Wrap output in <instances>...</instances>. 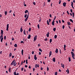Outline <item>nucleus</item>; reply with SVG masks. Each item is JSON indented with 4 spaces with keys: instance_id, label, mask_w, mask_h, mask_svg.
Segmentation results:
<instances>
[{
    "instance_id": "8",
    "label": "nucleus",
    "mask_w": 75,
    "mask_h": 75,
    "mask_svg": "<svg viewBox=\"0 0 75 75\" xmlns=\"http://www.w3.org/2000/svg\"><path fill=\"white\" fill-rule=\"evenodd\" d=\"M66 4H67L66 3L64 2L63 3V6H64V7H66Z\"/></svg>"
},
{
    "instance_id": "13",
    "label": "nucleus",
    "mask_w": 75,
    "mask_h": 75,
    "mask_svg": "<svg viewBox=\"0 0 75 75\" xmlns=\"http://www.w3.org/2000/svg\"><path fill=\"white\" fill-rule=\"evenodd\" d=\"M35 68H37V67H39V65L36 64L35 66Z\"/></svg>"
},
{
    "instance_id": "35",
    "label": "nucleus",
    "mask_w": 75,
    "mask_h": 75,
    "mask_svg": "<svg viewBox=\"0 0 75 75\" xmlns=\"http://www.w3.org/2000/svg\"><path fill=\"white\" fill-rule=\"evenodd\" d=\"M27 14H25L24 16L25 18H26L27 17Z\"/></svg>"
},
{
    "instance_id": "39",
    "label": "nucleus",
    "mask_w": 75,
    "mask_h": 75,
    "mask_svg": "<svg viewBox=\"0 0 75 75\" xmlns=\"http://www.w3.org/2000/svg\"><path fill=\"white\" fill-rule=\"evenodd\" d=\"M37 27H38V28L39 29V28H40V26H39V24L38 25Z\"/></svg>"
},
{
    "instance_id": "63",
    "label": "nucleus",
    "mask_w": 75,
    "mask_h": 75,
    "mask_svg": "<svg viewBox=\"0 0 75 75\" xmlns=\"http://www.w3.org/2000/svg\"><path fill=\"white\" fill-rule=\"evenodd\" d=\"M71 6L73 8V9H74V7L73 5H71Z\"/></svg>"
},
{
    "instance_id": "33",
    "label": "nucleus",
    "mask_w": 75,
    "mask_h": 75,
    "mask_svg": "<svg viewBox=\"0 0 75 75\" xmlns=\"http://www.w3.org/2000/svg\"><path fill=\"white\" fill-rule=\"evenodd\" d=\"M64 64H63L62 65V67L63 68H64Z\"/></svg>"
},
{
    "instance_id": "29",
    "label": "nucleus",
    "mask_w": 75,
    "mask_h": 75,
    "mask_svg": "<svg viewBox=\"0 0 75 75\" xmlns=\"http://www.w3.org/2000/svg\"><path fill=\"white\" fill-rule=\"evenodd\" d=\"M57 38V35H55L54 36V38Z\"/></svg>"
},
{
    "instance_id": "18",
    "label": "nucleus",
    "mask_w": 75,
    "mask_h": 75,
    "mask_svg": "<svg viewBox=\"0 0 75 75\" xmlns=\"http://www.w3.org/2000/svg\"><path fill=\"white\" fill-rule=\"evenodd\" d=\"M21 53H22V55H23V49L22 50V51H21Z\"/></svg>"
},
{
    "instance_id": "17",
    "label": "nucleus",
    "mask_w": 75,
    "mask_h": 75,
    "mask_svg": "<svg viewBox=\"0 0 75 75\" xmlns=\"http://www.w3.org/2000/svg\"><path fill=\"white\" fill-rule=\"evenodd\" d=\"M66 72L67 71V74H69V70L68 69H67V70H66Z\"/></svg>"
},
{
    "instance_id": "38",
    "label": "nucleus",
    "mask_w": 75,
    "mask_h": 75,
    "mask_svg": "<svg viewBox=\"0 0 75 75\" xmlns=\"http://www.w3.org/2000/svg\"><path fill=\"white\" fill-rule=\"evenodd\" d=\"M67 23L68 24V25H70V23L69 22H67Z\"/></svg>"
},
{
    "instance_id": "3",
    "label": "nucleus",
    "mask_w": 75,
    "mask_h": 75,
    "mask_svg": "<svg viewBox=\"0 0 75 75\" xmlns=\"http://www.w3.org/2000/svg\"><path fill=\"white\" fill-rule=\"evenodd\" d=\"M0 39H1V42L2 43V42L3 41V36H1V35L0 37Z\"/></svg>"
},
{
    "instance_id": "37",
    "label": "nucleus",
    "mask_w": 75,
    "mask_h": 75,
    "mask_svg": "<svg viewBox=\"0 0 75 75\" xmlns=\"http://www.w3.org/2000/svg\"><path fill=\"white\" fill-rule=\"evenodd\" d=\"M70 21L72 23H73V20H72V19H70Z\"/></svg>"
},
{
    "instance_id": "27",
    "label": "nucleus",
    "mask_w": 75,
    "mask_h": 75,
    "mask_svg": "<svg viewBox=\"0 0 75 75\" xmlns=\"http://www.w3.org/2000/svg\"><path fill=\"white\" fill-rule=\"evenodd\" d=\"M53 30L54 31H55L56 30V28H54L53 29Z\"/></svg>"
},
{
    "instance_id": "32",
    "label": "nucleus",
    "mask_w": 75,
    "mask_h": 75,
    "mask_svg": "<svg viewBox=\"0 0 75 75\" xmlns=\"http://www.w3.org/2000/svg\"><path fill=\"white\" fill-rule=\"evenodd\" d=\"M61 0H59V4H60L61 3Z\"/></svg>"
},
{
    "instance_id": "19",
    "label": "nucleus",
    "mask_w": 75,
    "mask_h": 75,
    "mask_svg": "<svg viewBox=\"0 0 75 75\" xmlns=\"http://www.w3.org/2000/svg\"><path fill=\"white\" fill-rule=\"evenodd\" d=\"M23 31V29H22V28L21 27L20 29V32H21H21H22V31Z\"/></svg>"
},
{
    "instance_id": "36",
    "label": "nucleus",
    "mask_w": 75,
    "mask_h": 75,
    "mask_svg": "<svg viewBox=\"0 0 75 75\" xmlns=\"http://www.w3.org/2000/svg\"><path fill=\"white\" fill-rule=\"evenodd\" d=\"M8 71H9V72H11V68H9Z\"/></svg>"
},
{
    "instance_id": "56",
    "label": "nucleus",
    "mask_w": 75,
    "mask_h": 75,
    "mask_svg": "<svg viewBox=\"0 0 75 75\" xmlns=\"http://www.w3.org/2000/svg\"><path fill=\"white\" fill-rule=\"evenodd\" d=\"M59 23H61V20H59Z\"/></svg>"
},
{
    "instance_id": "11",
    "label": "nucleus",
    "mask_w": 75,
    "mask_h": 75,
    "mask_svg": "<svg viewBox=\"0 0 75 75\" xmlns=\"http://www.w3.org/2000/svg\"><path fill=\"white\" fill-rule=\"evenodd\" d=\"M49 34H50V33L49 32H48L47 33V34H46V36L47 37H49Z\"/></svg>"
},
{
    "instance_id": "61",
    "label": "nucleus",
    "mask_w": 75,
    "mask_h": 75,
    "mask_svg": "<svg viewBox=\"0 0 75 75\" xmlns=\"http://www.w3.org/2000/svg\"><path fill=\"white\" fill-rule=\"evenodd\" d=\"M11 12H12V11H11V10L10 11H9V13H11Z\"/></svg>"
},
{
    "instance_id": "4",
    "label": "nucleus",
    "mask_w": 75,
    "mask_h": 75,
    "mask_svg": "<svg viewBox=\"0 0 75 75\" xmlns=\"http://www.w3.org/2000/svg\"><path fill=\"white\" fill-rule=\"evenodd\" d=\"M9 25V24H8L6 25V31L8 30Z\"/></svg>"
},
{
    "instance_id": "46",
    "label": "nucleus",
    "mask_w": 75,
    "mask_h": 75,
    "mask_svg": "<svg viewBox=\"0 0 75 75\" xmlns=\"http://www.w3.org/2000/svg\"><path fill=\"white\" fill-rule=\"evenodd\" d=\"M45 2L43 4V7H45Z\"/></svg>"
},
{
    "instance_id": "43",
    "label": "nucleus",
    "mask_w": 75,
    "mask_h": 75,
    "mask_svg": "<svg viewBox=\"0 0 75 75\" xmlns=\"http://www.w3.org/2000/svg\"><path fill=\"white\" fill-rule=\"evenodd\" d=\"M66 46L65 45H64V48H66Z\"/></svg>"
},
{
    "instance_id": "53",
    "label": "nucleus",
    "mask_w": 75,
    "mask_h": 75,
    "mask_svg": "<svg viewBox=\"0 0 75 75\" xmlns=\"http://www.w3.org/2000/svg\"><path fill=\"white\" fill-rule=\"evenodd\" d=\"M34 52L33 51H32V54H34Z\"/></svg>"
},
{
    "instance_id": "30",
    "label": "nucleus",
    "mask_w": 75,
    "mask_h": 75,
    "mask_svg": "<svg viewBox=\"0 0 75 75\" xmlns=\"http://www.w3.org/2000/svg\"><path fill=\"white\" fill-rule=\"evenodd\" d=\"M52 39H50V43H51V42H52Z\"/></svg>"
},
{
    "instance_id": "1",
    "label": "nucleus",
    "mask_w": 75,
    "mask_h": 75,
    "mask_svg": "<svg viewBox=\"0 0 75 75\" xmlns=\"http://www.w3.org/2000/svg\"><path fill=\"white\" fill-rule=\"evenodd\" d=\"M16 64H17V63H16V61H15V60H14L13 61L12 63H11V65H13V66H16Z\"/></svg>"
},
{
    "instance_id": "23",
    "label": "nucleus",
    "mask_w": 75,
    "mask_h": 75,
    "mask_svg": "<svg viewBox=\"0 0 75 75\" xmlns=\"http://www.w3.org/2000/svg\"><path fill=\"white\" fill-rule=\"evenodd\" d=\"M12 53H11L10 52L9 53V57H11L12 56Z\"/></svg>"
},
{
    "instance_id": "49",
    "label": "nucleus",
    "mask_w": 75,
    "mask_h": 75,
    "mask_svg": "<svg viewBox=\"0 0 75 75\" xmlns=\"http://www.w3.org/2000/svg\"><path fill=\"white\" fill-rule=\"evenodd\" d=\"M70 11L71 12V13H73V10L72 9H71Z\"/></svg>"
},
{
    "instance_id": "20",
    "label": "nucleus",
    "mask_w": 75,
    "mask_h": 75,
    "mask_svg": "<svg viewBox=\"0 0 75 75\" xmlns=\"http://www.w3.org/2000/svg\"><path fill=\"white\" fill-rule=\"evenodd\" d=\"M28 11L27 10H25V13L26 14V13H28Z\"/></svg>"
},
{
    "instance_id": "54",
    "label": "nucleus",
    "mask_w": 75,
    "mask_h": 75,
    "mask_svg": "<svg viewBox=\"0 0 75 75\" xmlns=\"http://www.w3.org/2000/svg\"><path fill=\"white\" fill-rule=\"evenodd\" d=\"M73 2H71V6H73Z\"/></svg>"
},
{
    "instance_id": "48",
    "label": "nucleus",
    "mask_w": 75,
    "mask_h": 75,
    "mask_svg": "<svg viewBox=\"0 0 75 75\" xmlns=\"http://www.w3.org/2000/svg\"><path fill=\"white\" fill-rule=\"evenodd\" d=\"M57 72H56L55 73V75H57Z\"/></svg>"
},
{
    "instance_id": "42",
    "label": "nucleus",
    "mask_w": 75,
    "mask_h": 75,
    "mask_svg": "<svg viewBox=\"0 0 75 75\" xmlns=\"http://www.w3.org/2000/svg\"><path fill=\"white\" fill-rule=\"evenodd\" d=\"M4 39L5 40H6V36H4Z\"/></svg>"
},
{
    "instance_id": "47",
    "label": "nucleus",
    "mask_w": 75,
    "mask_h": 75,
    "mask_svg": "<svg viewBox=\"0 0 75 75\" xmlns=\"http://www.w3.org/2000/svg\"><path fill=\"white\" fill-rule=\"evenodd\" d=\"M47 71H48L49 70V68H48V67H47Z\"/></svg>"
},
{
    "instance_id": "60",
    "label": "nucleus",
    "mask_w": 75,
    "mask_h": 75,
    "mask_svg": "<svg viewBox=\"0 0 75 75\" xmlns=\"http://www.w3.org/2000/svg\"><path fill=\"white\" fill-rule=\"evenodd\" d=\"M23 69H24V68H22V69H21V71H23Z\"/></svg>"
},
{
    "instance_id": "34",
    "label": "nucleus",
    "mask_w": 75,
    "mask_h": 75,
    "mask_svg": "<svg viewBox=\"0 0 75 75\" xmlns=\"http://www.w3.org/2000/svg\"><path fill=\"white\" fill-rule=\"evenodd\" d=\"M72 14H73V18H74V13L73 12L72 13Z\"/></svg>"
},
{
    "instance_id": "22",
    "label": "nucleus",
    "mask_w": 75,
    "mask_h": 75,
    "mask_svg": "<svg viewBox=\"0 0 75 75\" xmlns=\"http://www.w3.org/2000/svg\"><path fill=\"white\" fill-rule=\"evenodd\" d=\"M53 61L54 62H55V57L53 59Z\"/></svg>"
},
{
    "instance_id": "28",
    "label": "nucleus",
    "mask_w": 75,
    "mask_h": 75,
    "mask_svg": "<svg viewBox=\"0 0 75 75\" xmlns=\"http://www.w3.org/2000/svg\"><path fill=\"white\" fill-rule=\"evenodd\" d=\"M39 51H40L41 52H42V49L40 48L39 49Z\"/></svg>"
},
{
    "instance_id": "57",
    "label": "nucleus",
    "mask_w": 75,
    "mask_h": 75,
    "mask_svg": "<svg viewBox=\"0 0 75 75\" xmlns=\"http://www.w3.org/2000/svg\"><path fill=\"white\" fill-rule=\"evenodd\" d=\"M14 40V38H12V40L13 41Z\"/></svg>"
},
{
    "instance_id": "31",
    "label": "nucleus",
    "mask_w": 75,
    "mask_h": 75,
    "mask_svg": "<svg viewBox=\"0 0 75 75\" xmlns=\"http://www.w3.org/2000/svg\"><path fill=\"white\" fill-rule=\"evenodd\" d=\"M14 46L15 47H17V45L16 44H15Z\"/></svg>"
},
{
    "instance_id": "21",
    "label": "nucleus",
    "mask_w": 75,
    "mask_h": 75,
    "mask_svg": "<svg viewBox=\"0 0 75 75\" xmlns=\"http://www.w3.org/2000/svg\"><path fill=\"white\" fill-rule=\"evenodd\" d=\"M23 33L25 34V35H26L25 30H24L23 31Z\"/></svg>"
},
{
    "instance_id": "10",
    "label": "nucleus",
    "mask_w": 75,
    "mask_h": 75,
    "mask_svg": "<svg viewBox=\"0 0 75 75\" xmlns=\"http://www.w3.org/2000/svg\"><path fill=\"white\" fill-rule=\"evenodd\" d=\"M34 58L35 60H36L37 59V57H36V55H35L34 56Z\"/></svg>"
},
{
    "instance_id": "5",
    "label": "nucleus",
    "mask_w": 75,
    "mask_h": 75,
    "mask_svg": "<svg viewBox=\"0 0 75 75\" xmlns=\"http://www.w3.org/2000/svg\"><path fill=\"white\" fill-rule=\"evenodd\" d=\"M1 37H2L3 36V30H1Z\"/></svg>"
},
{
    "instance_id": "59",
    "label": "nucleus",
    "mask_w": 75,
    "mask_h": 75,
    "mask_svg": "<svg viewBox=\"0 0 75 75\" xmlns=\"http://www.w3.org/2000/svg\"><path fill=\"white\" fill-rule=\"evenodd\" d=\"M47 1L48 2H50L51 1V0H48Z\"/></svg>"
},
{
    "instance_id": "24",
    "label": "nucleus",
    "mask_w": 75,
    "mask_h": 75,
    "mask_svg": "<svg viewBox=\"0 0 75 75\" xmlns=\"http://www.w3.org/2000/svg\"><path fill=\"white\" fill-rule=\"evenodd\" d=\"M68 59H69V62H70L71 61V59L70 57H69L68 58Z\"/></svg>"
},
{
    "instance_id": "14",
    "label": "nucleus",
    "mask_w": 75,
    "mask_h": 75,
    "mask_svg": "<svg viewBox=\"0 0 75 75\" xmlns=\"http://www.w3.org/2000/svg\"><path fill=\"white\" fill-rule=\"evenodd\" d=\"M52 54V52L51 51L50 52H49V57H50L51 56V55Z\"/></svg>"
},
{
    "instance_id": "7",
    "label": "nucleus",
    "mask_w": 75,
    "mask_h": 75,
    "mask_svg": "<svg viewBox=\"0 0 75 75\" xmlns=\"http://www.w3.org/2000/svg\"><path fill=\"white\" fill-rule=\"evenodd\" d=\"M37 36H35L34 38V41H36V40H37Z\"/></svg>"
},
{
    "instance_id": "45",
    "label": "nucleus",
    "mask_w": 75,
    "mask_h": 75,
    "mask_svg": "<svg viewBox=\"0 0 75 75\" xmlns=\"http://www.w3.org/2000/svg\"><path fill=\"white\" fill-rule=\"evenodd\" d=\"M33 4L34 5H36V3L35 2H33Z\"/></svg>"
},
{
    "instance_id": "50",
    "label": "nucleus",
    "mask_w": 75,
    "mask_h": 75,
    "mask_svg": "<svg viewBox=\"0 0 75 75\" xmlns=\"http://www.w3.org/2000/svg\"><path fill=\"white\" fill-rule=\"evenodd\" d=\"M21 43H23V44H24V42L23 41H21Z\"/></svg>"
},
{
    "instance_id": "9",
    "label": "nucleus",
    "mask_w": 75,
    "mask_h": 75,
    "mask_svg": "<svg viewBox=\"0 0 75 75\" xmlns=\"http://www.w3.org/2000/svg\"><path fill=\"white\" fill-rule=\"evenodd\" d=\"M58 49H56L55 51V52L57 54L58 53Z\"/></svg>"
},
{
    "instance_id": "40",
    "label": "nucleus",
    "mask_w": 75,
    "mask_h": 75,
    "mask_svg": "<svg viewBox=\"0 0 75 75\" xmlns=\"http://www.w3.org/2000/svg\"><path fill=\"white\" fill-rule=\"evenodd\" d=\"M28 61V59H26V64H27L28 63V62H27Z\"/></svg>"
},
{
    "instance_id": "26",
    "label": "nucleus",
    "mask_w": 75,
    "mask_h": 75,
    "mask_svg": "<svg viewBox=\"0 0 75 75\" xmlns=\"http://www.w3.org/2000/svg\"><path fill=\"white\" fill-rule=\"evenodd\" d=\"M47 24L48 25H50V24H49V21H48V20H47Z\"/></svg>"
},
{
    "instance_id": "44",
    "label": "nucleus",
    "mask_w": 75,
    "mask_h": 75,
    "mask_svg": "<svg viewBox=\"0 0 75 75\" xmlns=\"http://www.w3.org/2000/svg\"><path fill=\"white\" fill-rule=\"evenodd\" d=\"M64 27H65L64 25H63L62 26V29H64Z\"/></svg>"
},
{
    "instance_id": "64",
    "label": "nucleus",
    "mask_w": 75,
    "mask_h": 75,
    "mask_svg": "<svg viewBox=\"0 0 75 75\" xmlns=\"http://www.w3.org/2000/svg\"><path fill=\"white\" fill-rule=\"evenodd\" d=\"M33 71L34 72L35 70V68H33Z\"/></svg>"
},
{
    "instance_id": "62",
    "label": "nucleus",
    "mask_w": 75,
    "mask_h": 75,
    "mask_svg": "<svg viewBox=\"0 0 75 75\" xmlns=\"http://www.w3.org/2000/svg\"><path fill=\"white\" fill-rule=\"evenodd\" d=\"M62 23H64V20H62Z\"/></svg>"
},
{
    "instance_id": "6",
    "label": "nucleus",
    "mask_w": 75,
    "mask_h": 75,
    "mask_svg": "<svg viewBox=\"0 0 75 75\" xmlns=\"http://www.w3.org/2000/svg\"><path fill=\"white\" fill-rule=\"evenodd\" d=\"M14 75H19V73H17L16 74V72H14L13 73Z\"/></svg>"
},
{
    "instance_id": "41",
    "label": "nucleus",
    "mask_w": 75,
    "mask_h": 75,
    "mask_svg": "<svg viewBox=\"0 0 75 75\" xmlns=\"http://www.w3.org/2000/svg\"><path fill=\"white\" fill-rule=\"evenodd\" d=\"M31 30V28H29V30H28V31L29 32H30Z\"/></svg>"
},
{
    "instance_id": "2",
    "label": "nucleus",
    "mask_w": 75,
    "mask_h": 75,
    "mask_svg": "<svg viewBox=\"0 0 75 75\" xmlns=\"http://www.w3.org/2000/svg\"><path fill=\"white\" fill-rule=\"evenodd\" d=\"M71 53L72 58L74 59H75V58H74V57H75V55H74V53L73 52H71Z\"/></svg>"
},
{
    "instance_id": "15",
    "label": "nucleus",
    "mask_w": 75,
    "mask_h": 75,
    "mask_svg": "<svg viewBox=\"0 0 75 75\" xmlns=\"http://www.w3.org/2000/svg\"><path fill=\"white\" fill-rule=\"evenodd\" d=\"M31 37V35H29L28 36V39H30Z\"/></svg>"
},
{
    "instance_id": "51",
    "label": "nucleus",
    "mask_w": 75,
    "mask_h": 75,
    "mask_svg": "<svg viewBox=\"0 0 75 75\" xmlns=\"http://www.w3.org/2000/svg\"><path fill=\"white\" fill-rule=\"evenodd\" d=\"M67 13L68 14V15H69V11H67Z\"/></svg>"
},
{
    "instance_id": "16",
    "label": "nucleus",
    "mask_w": 75,
    "mask_h": 75,
    "mask_svg": "<svg viewBox=\"0 0 75 75\" xmlns=\"http://www.w3.org/2000/svg\"><path fill=\"white\" fill-rule=\"evenodd\" d=\"M4 13L6 15V16L7 13V11H4Z\"/></svg>"
},
{
    "instance_id": "12",
    "label": "nucleus",
    "mask_w": 75,
    "mask_h": 75,
    "mask_svg": "<svg viewBox=\"0 0 75 75\" xmlns=\"http://www.w3.org/2000/svg\"><path fill=\"white\" fill-rule=\"evenodd\" d=\"M54 20H53V21L52 22V24L53 25H54Z\"/></svg>"
},
{
    "instance_id": "55",
    "label": "nucleus",
    "mask_w": 75,
    "mask_h": 75,
    "mask_svg": "<svg viewBox=\"0 0 75 75\" xmlns=\"http://www.w3.org/2000/svg\"><path fill=\"white\" fill-rule=\"evenodd\" d=\"M47 38H45V39L44 40L45 41H47Z\"/></svg>"
},
{
    "instance_id": "52",
    "label": "nucleus",
    "mask_w": 75,
    "mask_h": 75,
    "mask_svg": "<svg viewBox=\"0 0 75 75\" xmlns=\"http://www.w3.org/2000/svg\"><path fill=\"white\" fill-rule=\"evenodd\" d=\"M56 16H54V18L53 20H55L56 19Z\"/></svg>"
},
{
    "instance_id": "58",
    "label": "nucleus",
    "mask_w": 75,
    "mask_h": 75,
    "mask_svg": "<svg viewBox=\"0 0 75 75\" xmlns=\"http://www.w3.org/2000/svg\"><path fill=\"white\" fill-rule=\"evenodd\" d=\"M59 53H60V54H61V49H59Z\"/></svg>"
},
{
    "instance_id": "25",
    "label": "nucleus",
    "mask_w": 75,
    "mask_h": 75,
    "mask_svg": "<svg viewBox=\"0 0 75 75\" xmlns=\"http://www.w3.org/2000/svg\"><path fill=\"white\" fill-rule=\"evenodd\" d=\"M28 19V18H26L25 19V22H26Z\"/></svg>"
}]
</instances>
